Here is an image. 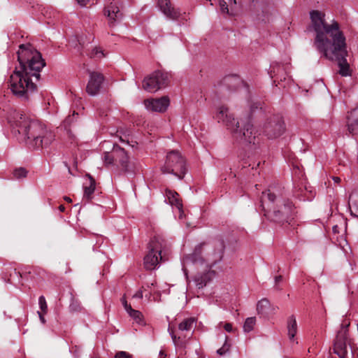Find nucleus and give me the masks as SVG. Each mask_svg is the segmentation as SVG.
<instances>
[{
  "instance_id": "f257e3e1",
  "label": "nucleus",
  "mask_w": 358,
  "mask_h": 358,
  "mask_svg": "<svg viewBox=\"0 0 358 358\" xmlns=\"http://www.w3.org/2000/svg\"><path fill=\"white\" fill-rule=\"evenodd\" d=\"M17 54L19 66L10 77V87L15 96L27 100L36 90L45 62L41 54L30 44L20 45Z\"/></svg>"
},
{
  "instance_id": "f03ea898",
  "label": "nucleus",
  "mask_w": 358,
  "mask_h": 358,
  "mask_svg": "<svg viewBox=\"0 0 358 358\" xmlns=\"http://www.w3.org/2000/svg\"><path fill=\"white\" fill-rule=\"evenodd\" d=\"M215 248L206 243L196 245L194 251L186 255L182 259L183 271L187 275V268L194 266L196 268L204 266L202 272H198L194 276V281L198 289H202L215 276V272L210 269L211 266L219 262L223 257L224 243L223 241H217L214 245Z\"/></svg>"
},
{
  "instance_id": "7ed1b4c3",
  "label": "nucleus",
  "mask_w": 358,
  "mask_h": 358,
  "mask_svg": "<svg viewBox=\"0 0 358 358\" xmlns=\"http://www.w3.org/2000/svg\"><path fill=\"white\" fill-rule=\"evenodd\" d=\"M8 121L14 131L21 135L22 140L30 148L38 149L47 147L54 140L52 132L47 130L43 124L20 111L11 112Z\"/></svg>"
},
{
  "instance_id": "20e7f679",
  "label": "nucleus",
  "mask_w": 358,
  "mask_h": 358,
  "mask_svg": "<svg viewBox=\"0 0 358 358\" xmlns=\"http://www.w3.org/2000/svg\"><path fill=\"white\" fill-rule=\"evenodd\" d=\"M260 206L267 219L275 222H288L295 213L291 201L268 189L263 192L260 198Z\"/></svg>"
},
{
  "instance_id": "39448f33",
  "label": "nucleus",
  "mask_w": 358,
  "mask_h": 358,
  "mask_svg": "<svg viewBox=\"0 0 358 358\" xmlns=\"http://www.w3.org/2000/svg\"><path fill=\"white\" fill-rule=\"evenodd\" d=\"M313 28L316 33L315 45L318 51L345 37L337 21L333 20L330 24L325 22L324 13L319 10L310 13Z\"/></svg>"
},
{
  "instance_id": "423d86ee",
  "label": "nucleus",
  "mask_w": 358,
  "mask_h": 358,
  "mask_svg": "<svg viewBox=\"0 0 358 358\" xmlns=\"http://www.w3.org/2000/svg\"><path fill=\"white\" fill-rule=\"evenodd\" d=\"M215 119L229 129L234 138L241 144H255L257 142V131L250 122H246L240 128V122L236 121L227 107L221 106L217 108Z\"/></svg>"
},
{
  "instance_id": "0eeeda50",
  "label": "nucleus",
  "mask_w": 358,
  "mask_h": 358,
  "mask_svg": "<svg viewBox=\"0 0 358 358\" xmlns=\"http://www.w3.org/2000/svg\"><path fill=\"white\" fill-rule=\"evenodd\" d=\"M215 119L229 129L234 138L241 144H255L257 142V131L250 122H246L240 128V122L236 121L227 107L221 106L217 108Z\"/></svg>"
},
{
  "instance_id": "6e6552de",
  "label": "nucleus",
  "mask_w": 358,
  "mask_h": 358,
  "mask_svg": "<svg viewBox=\"0 0 358 358\" xmlns=\"http://www.w3.org/2000/svg\"><path fill=\"white\" fill-rule=\"evenodd\" d=\"M324 57L331 61H336L339 67L338 73L342 76H351V70L346 57L348 52L346 50L345 37L329 45V46L320 51Z\"/></svg>"
},
{
  "instance_id": "1a4fd4ad",
  "label": "nucleus",
  "mask_w": 358,
  "mask_h": 358,
  "mask_svg": "<svg viewBox=\"0 0 358 358\" xmlns=\"http://www.w3.org/2000/svg\"><path fill=\"white\" fill-rule=\"evenodd\" d=\"M148 252L144 257L147 270H154L159 266V261H166L169 252L168 242L162 236H155L148 244Z\"/></svg>"
},
{
  "instance_id": "9d476101",
  "label": "nucleus",
  "mask_w": 358,
  "mask_h": 358,
  "mask_svg": "<svg viewBox=\"0 0 358 358\" xmlns=\"http://www.w3.org/2000/svg\"><path fill=\"white\" fill-rule=\"evenodd\" d=\"M161 170L163 173L172 174L181 180L187 171L186 161L178 151L171 150L167 153Z\"/></svg>"
},
{
  "instance_id": "9b49d317",
  "label": "nucleus",
  "mask_w": 358,
  "mask_h": 358,
  "mask_svg": "<svg viewBox=\"0 0 358 358\" xmlns=\"http://www.w3.org/2000/svg\"><path fill=\"white\" fill-rule=\"evenodd\" d=\"M171 76L162 71H154L143 80V88L149 92H155L166 87L170 82Z\"/></svg>"
},
{
  "instance_id": "f8f14e48",
  "label": "nucleus",
  "mask_w": 358,
  "mask_h": 358,
  "mask_svg": "<svg viewBox=\"0 0 358 358\" xmlns=\"http://www.w3.org/2000/svg\"><path fill=\"white\" fill-rule=\"evenodd\" d=\"M285 131V122L280 115H273L267 118L263 127L264 134L270 139L280 137Z\"/></svg>"
},
{
  "instance_id": "ddd939ff",
  "label": "nucleus",
  "mask_w": 358,
  "mask_h": 358,
  "mask_svg": "<svg viewBox=\"0 0 358 358\" xmlns=\"http://www.w3.org/2000/svg\"><path fill=\"white\" fill-rule=\"evenodd\" d=\"M350 322L344 321L338 331L334 345V352L340 358H345L348 353V339Z\"/></svg>"
},
{
  "instance_id": "4468645a",
  "label": "nucleus",
  "mask_w": 358,
  "mask_h": 358,
  "mask_svg": "<svg viewBox=\"0 0 358 358\" xmlns=\"http://www.w3.org/2000/svg\"><path fill=\"white\" fill-rule=\"evenodd\" d=\"M104 77L100 72L89 71V80L86 87V92L90 96L97 95L102 87Z\"/></svg>"
},
{
  "instance_id": "2eb2a0df",
  "label": "nucleus",
  "mask_w": 358,
  "mask_h": 358,
  "mask_svg": "<svg viewBox=\"0 0 358 358\" xmlns=\"http://www.w3.org/2000/svg\"><path fill=\"white\" fill-rule=\"evenodd\" d=\"M170 104L169 99L167 96H162L159 99H148L144 101L146 109L151 112L164 113Z\"/></svg>"
},
{
  "instance_id": "dca6fc26",
  "label": "nucleus",
  "mask_w": 358,
  "mask_h": 358,
  "mask_svg": "<svg viewBox=\"0 0 358 358\" xmlns=\"http://www.w3.org/2000/svg\"><path fill=\"white\" fill-rule=\"evenodd\" d=\"M157 6L161 12L171 20H176L182 16L181 10L173 7L170 0H158Z\"/></svg>"
},
{
  "instance_id": "f3484780",
  "label": "nucleus",
  "mask_w": 358,
  "mask_h": 358,
  "mask_svg": "<svg viewBox=\"0 0 358 358\" xmlns=\"http://www.w3.org/2000/svg\"><path fill=\"white\" fill-rule=\"evenodd\" d=\"M125 157V150L118 145L113 144L111 152H105L103 160L106 165H117L120 157Z\"/></svg>"
},
{
  "instance_id": "a211bd4d",
  "label": "nucleus",
  "mask_w": 358,
  "mask_h": 358,
  "mask_svg": "<svg viewBox=\"0 0 358 358\" xmlns=\"http://www.w3.org/2000/svg\"><path fill=\"white\" fill-rule=\"evenodd\" d=\"M104 14L108 18V24L110 27L115 26L116 22L121 20L122 18V13L120 12L115 2H111L105 8Z\"/></svg>"
},
{
  "instance_id": "6ab92c4d",
  "label": "nucleus",
  "mask_w": 358,
  "mask_h": 358,
  "mask_svg": "<svg viewBox=\"0 0 358 358\" xmlns=\"http://www.w3.org/2000/svg\"><path fill=\"white\" fill-rule=\"evenodd\" d=\"M348 120L349 133L354 136H358V106L350 112Z\"/></svg>"
},
{
  "instance_id": "aec40b11",
  "label": "nucleus",
  "mask_w": 358,
  "mask_h": 358,
  "mask_svg": "<svg viewBox=\"0 0 358 358\" xmlns=\"http://www.w3.org/2000/svg\"><path fill=\"white\" fill-rule=\"evenodd\" d=\"M166 196L169 201V203L171 206H174L178 209V210L180 212V218H181L182 214V204L181 201L178 198V196H179L178 194L172 190H166Z\"/></svg>"
},
{
  "instance_id": "412c9836",
  "label": "nucleus",
  "mask_w": 358,
  "mask_h": 358,
  "mask_svg": "<svg viewBox=\"0 0 358 358\" xmlns=\"http://www.w3.org/2000/svg\"><path fill=\"white\" fill-rule=\"evenodd\" d=\"M222 13L234 15L236 8V0H219Z\"/></svg>"
},
{
  "instance_id": "4be33fe9",
  "label": "nucleus",
  "mask_w": 358,
  "mask_h": 358,
  "mask_svg": "<svg viewBox=\"0 0 358 358\" xmlns=\"http://www.w3.org/2000/svg\"><path fill=\"white\" fill-rule=\"evenodd\" d=\"M349 205L351 214L358 217V189L352 192L349 198Z\"/></svg>"
},
{
  "instance_id": "5701e85b",
  "label": "nucleus",
  "mask_w": 358,
  "mask_h": 358,
  "mask_svg": "<svg viewBox=\"0 0 358 358\" xmlns=\"http://www.w3.org/2000/svg\"><path fill=\"white\" fill-rule=\"evenodd\" d=\"M287 331L289 340L294 341L297 332L296 320L294 315H291L287 320Z\"/></svg>"
},
{
  "instance_id": "b1692460",
  "label": "nucleus",
  "mask_w": 358,
  "mask_h": 358,
  "mask_svg": "<svg viewBox=\"0 0 358 358\" xmlns=\"http://www.w3.org/2000/svg\"><path fill=\"white\" fill-rule=\"evenodd\" d=\"M195 325V320L193 317H189L184 320L178 325L180 331L191 332Z\"/></svg>"
},
{
  "instance_id": "393cba45",
  "label": "nucleus",
  "mask_w": 358,
  "mask_h": 358,
  "mask_svg": "<svg viewBox=\"0 0 358 358\" xmlns=\"http://www.w3.org/2000/svg\"><path fill=\"white\" fill-rule=\"evenodd\" d=\"M84 188V197L90 199L95 189V180L91 177L86 183L83 185Z\"/></svg>"
},
{
  "instance_id": "a878e982",
  "label": "nucleus",
  "mask_w": 358,
  "mask_h": 358,
  "mask_svg": "<svg viewBox=\"0 0 358 358\" xmlns=\"http://www.w3.org/2000/svg\"><path fill=\"white\" fill-rule=\"evenodd\" d=\"M270 308V302L267 299H262L258 301L257 310L259 314L265 315L268 314V310Z\"/></svg>"
},
{
  "instance_id": "bb28decb",
  "label": "nucleus",
  "mask_w": 358,
  "mask_h": 358,
  "mask_svg": "<svg viewBox=\"0 0 358 358\" xmlns=\"http://www.w3.org/2000/svg\"><path fill=\"white\" fill-rule=\"evenodd\" d=\"M241 83L239 77L236 76H228L223 80V84L227 85L229 88H235Z\"/></svg>"
},
{
  "instance_id": "cd10ccee",
  "label": "nucleus",
  "mask_w": 358,
  "mask_h": 358,
  "mask_svg": "<svg viewBox=\"0 0 358 358\" xmlns=\"http://www.w3.org/2000/svg\"><path fill=\"white\" fill-rule=\"evenodd\" d=\"M117 166H119L124 172L129 173L131 171L129 166V157L125 152V157H120L117 162Z\"/></svg>"
},
{
  "instance_id": "c85d7f7f",
  "label": "nucleus",
  "mask_w": 358,
  "mask_h": 358,
  "mask_svg": "<svg viewBox=\"0 0 358 358\" xmlns=\"http://www.w3.org/2000/svg\"><path fill=\"white\" fill-rule=\"evenodd\" d=\"M127 313L136 323L141 324L143 322V315L139 310L131 308V310L127 311Z\"/></svg>"
},
{
  "instance_id": "c756f323",
  "label": "nucleus",
  "mask_w": 358,
  "mask_h": 358,
  "mask_svg": "<svg viewBox=\"0 0 358 358\" xmlns=\"http://www.w3.org/2000/svg\"><path fill=\"white\" fill-rule=\"evenodd\" d=\"M255 322H256L255 317H248L245 320L244 325H243L244 331L245 332L251 331L254 328Z\"/></svg>"
},
{
  "instance_id": "7c9ffc66",
  "label": "nucleus",
  "mask_w": 358,
  "mask_h": 358,
  "mask_svg": "<svg viewBox=\"0 0 358 358\" xmlns=\"http://www.w3.org/2000/svg\"><path fill=\"white\" fill-rule=\"evenodd\" d=\"M282 70L281 66L278 63H273L271 65V71L268 73L271 78L277 76Z\"/></svg>"
},
{
  "instance_id": "2f4dec72",
  "label": "nucleus",
  "mask_w": 358,
  "mask_h": 358,
  "mask_svg": "<svg viewBox=\"0 0 358 358\" xmlns=\"http://www.w3.org/2000/svg\"><path fill=\"white\" fill-rule=\"evenodd\" d=\"M89 56L94 59H101L104 57V54L102 50L97 48H94L89 53Z\"/></svg>"
},
{
  "instance_id": "473e14b6",
  "label": "nucleus",
  "mask_w": 358,
  "mask_h": 358,
  "mask_svg": "<svg viewBox=\"0 0 358 358\" xmlns=\"http://www.w3.org/2000/svg\"><path fill=\"white\" fill-rule=\"evenodd\" d=\"M27 171L24 168L16 169L13 172L14 177L17 179L24 178L27 176Z\"/></svg>"
},
{
  "instance_id": "72a5a7b5",
  "label": "nucleus",
  "mask_w": 358,
  "mask_h": 358,
  "mask_svg": "<svg viewBox=\"0 0 358 358\" xmlns=\"http://www.w3.org/2000/svg\"><path fill=\"white\" fill-rule=\"evenodd\" d=\"M38 305L41 312L43 314H46L48 311V305L45 301V299L43 296H41L38 298Z\"/></svg>"
},
{
  "instance_id": "f704fd0d",
  "label": "nucleus",
  "mask_w": 358,
  "mask_h": 358,
  "mask_svg": "<svg viewBox=\"0 0 358 358\" xmlns=\"http://www.w3.org/2000/svg\"><path fill=\"white\" fill-rule=\"evenodd\" d=\"M227 339L228 337L226 336L225 343H224L222 348L217 350V353L219 354L220 355H223L229 350L230 345L227 343Z\"/></svg>"
},
{
  "instance_id": "c9c22d12",
  "label": "nucleus",
  "mask_w": 358,
  "mask_h": 358,
  "mask_svg": "<svg viewBox=\"0 0 358 358\" xmlns=\"http://www.w3.org/2000/svg\"><path fill=\"white\" fill-rule=\"evenodd\" d=\"M115 358H131V355L125 351H119L115 354Z\"/></svg>"
},
{
  "instance_id": "e433bc0d",
  "label": "nucleus",
  "mask_w": 358,
  "mask_h": 358,
  "mask_svg": "<svg viewBox=\"0 0 358 358\" xmlns=\"http://www.w3.org/2000/svg\"><path fill=\"white\" fill-rule=\"evenodd\" d=\"M121 302L126 311L131 310L132 308L129 304L127 303V301L124 296H122V298L121 299Z\"/></svg>"
},
{
  "instance_id": "4c0bfd02",
  "label": "nucleus",
  "mask_w": 358,
  "mask_h": 358,
  "mask_svg": "<svg viewBox=\"0 0 358 358\" xmlns=\"http://www.w3.org/2000/svg\"><path fill=\"white\" fill-rule=\"evenodd\" d=\"M224 329L226 331L230 333L234 331L232 324L231 323H226L224 324Z\"/></svg>"
},
{
  "instance_id": "58836bf2",
  "label": "nucleus",
  "mask_w": 358,
  "mask_h": 358,
  "mask_svg": "<svg viewBox=\"0 0 358 358\" xmlns=\"http://www.w3.org/2000/svg\"><path fill=\"white\" fill-rule=\"evenodd\" d=\"M143 296V294L142 289L138 290L133 295V298H135V299H142Z\"/></svg>"
},
{
  "instance_id": "ea45409f",
  "label": "nucleus",
  "mask_w": 358,
  "mask_h": 358,
  "mask_svg": "<svg viewBox=\"0 0 358 358\" xmlns=\"http://www.w3.org/2000/svg\"><path fill=\"white\" fill-rule=\"evenodd\" d=\"M38 317H39V319L41 320V322L43 323V324H45V319L44 317V314L40 311H38Z\"/></svg>"
},
{
  "instance_id": "a19ab883",
  "label": "nucleus",
  "mask_w": 358,
  "mask_h": 358,
  "mask_svg": "<svg viewBox=\"0 0 358 358\" xmlns=\"http://www.w3.org/2000/svg\"><path fill=\"white\" fill-rule=\"evenodd\" d=\"M78 3L81 6H85L90 1V0H76Z\"/></svg>"
},
{
  "instance_id": "79ce46f5",
  "label": "nucleus",
  "mask_w": 358,
  "mask_h": 358,
  "mask_svg": "<svg viewBox=\"0 0 358 358\" xmlns=\"http://www.w3.org/2000/svg\"><path fill=\"white\" fill-rule=\"evenodd\" d=\"M169 333H170V335H171V338H172L173 341L175 343H176V339H177V338H176V336L174 334V333H173V330H171V329L169 328Z\"/></svg>"
},
{
  "instance_id": "37998d69",
  "label": "nucleus",
  "mask_w": 358,
  "mask_h": 358,
  "mask_svg": "<svg viewBox=\"0 0 358 358\" xmlns=\"http://www.w3.org/2000/svg\"><path fill=\"white\" fill-rule=\"evenodd\" d=\"M332 179L335 183H339L341 181V178L337 177V176H333Z\"/></svg>"
},
{
  "instance_id": "c03bdc74",
  "label": "nucleus",
  "mask_w": 358,
  "mask_h": 358,
  "mask_svg": "<svg viewBox=\"0 0 358 358\" xmlns=\"http://www.w3.org/2000/svg\"><path fill=\"white\" fill-rule=\"evenodd\" d=\"M282 275L275 276V283L277 284V283L280 282L282 280Z\"/></svg>"
},
{
  "instance_id": "a18cd8bd",
  "label": "nucleus",
  "mask_w": 358,
  "mask_h": 358,
  "mask_svg": "<svg viewBox=\"0 0 358 358\" xmlns=\"http://www.w3.org/2000/svg\"><path fill=\"white\" fill-rule=\"evenodd\" d=\"M64 200L69 203H71L72 201L71 199L68 196H65Z\"/></svg>"
},
{
  "instance_id": "49530a36",
  "label": "nucleus",
  "mask_w": 358,
  "mask_h": 358,
  "mask_svg": "<svg viewBox=\"0 0 358 358\" xmlns=\"http://www.w3.org/2000/svg\"><path fill=\"white\" fill-rule=\"evenodd\" d=\"M59 209L61 212H63V211H64L65 208L63 205H61V206H59Z\"/></svg>"
},
{
  "instance_id": "de8ad7c7",
  "label": "nucleus",
  "mask_w": 358,
  "mask_h": 358,
  "mask_svg": "<svg viewBox=\"0 0 358 358\" xmlns=\"http://www.w3.org/2000/svg\"><path fill=\"white\" fill-rule=\"evenodd\" d=\"M155 282H152V283L150 284V286H155Z\"/></svg>"
},
{
  "instance_id": "09e8293b",
  "label": "nucleus",
  "mask_w": 358,
  "mask_h": 358,
  "mask_svg": "<svg viewBox=\"0 0 358 358\" xmlns=\"http://www.w3.org/2000/svg\"><path fill=\"white\" fill-rule=\"evenodd\" d=\"M162 358H164V357H162Z\"/></svg>"
}]
</instances>
